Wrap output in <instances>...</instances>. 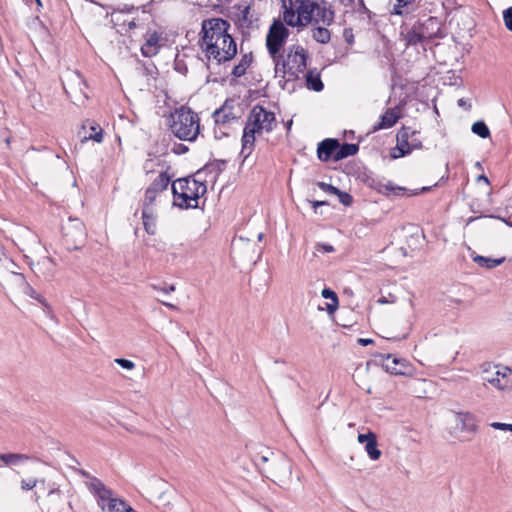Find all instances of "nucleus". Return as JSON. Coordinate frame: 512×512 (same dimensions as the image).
<instances>
[{"mask_svg":"<svg viewBox=\"0 0 512 512\" xmlns=\"http://www.w3.org/2000/svg\"><path fill=\"white\" fill-rule=\"evenodd\" d=\"M194 175L178 178L172 183L173 205L181 210L203 208L199 200L207 193L205 180H197Z\"/></svg>","mask_w":512,"mask_h":512,"instance_id":"1","label":"nucleus"},{"mask_svg":"<svg viewBox=\"0 0 512 512\" xmlns=\"http://www.w3.org/2000/svg\"><path fill=\"white\" fill-rule=\"evenodd\" d=\"M172 133L179 140L194 142L200 133V118L189 106L182 105L170 114Z\"/></svg>","mask_w":512,"mask_h":512,"instance_id":"2","label":"nucleus"},{"mask_svg":"<svg viewBox=\"0 0 512 512\" xmlns=\"http://www.w3.org/2000/svg\"><path fill=\"white\" fill-rule=\"evenodd\" d=\"M441 22L437 17L429 16L423 20L418 19L415 23L401 34L404 36L406 46H415L429 42L434 38L441 37Z\"/></svg>","mask_w":512,"mask_h":512,"instance_id":"3","label":"nucleus"},{"mask_svg":"<svg viewBox=\"0 0 512 512\" xmlns=\"http://www.w3.org/2000/svg\"><path fill=\"white\" fill-rule=\"evenodd\" d=\"M201 49L205 53L206 58L214 60L217 66L226 65L231 62L238 53L237 43L232 34L229 35V38L224 37L218 42L207 43Z\"/></svg>","mask_w":512,"mask_h":512,"instance_id":"4","label":"nucleus"},{"mask_svg":"<svg viewBox=\"0 0 512 512\" xmlns=\"http://www.w3.org/2000/svg\"><path fill=\"white\" fill-rule=\"evenodd\" d=\"M231 24L228 20L220 17H212L204 19L201 22V30L199 33V46L203 47L207 43L218 42L222 38H229V30Z\"/></svg>","mask_w":512,"mask_h":512,"instance_id":"5","label":"nucleus"},{"mask_svg":"<svg viewBox=\"0 0 512 512\" xmlns=\"http://www.w3.org/2000/svg\"><path fill=\"white\" fill-rule=\"evenodd\" d=\"M63 244L68 251L81 249L86 241L87 233L84 223L78 218H69L62 225Z\"/></svg>","mask_w":512,"mask_h":512,"instance_id":"6","label":"nucleus"},{"mask_svg":"<svg viewBox=\"0 0 512 512\" xmlns=\"http://www.w3.org/2000/svg\"><path fill=\"white\" fill-rule=\"evenodd\" d=\"M289 35V29L280 19L272 21L266 35V48L272 58H276L280 53Z\"/></svg>","mask_w":512,"mask_h":512,"instance_id":"7","label":"nucleus"},{"mask_svg":"<svg viewBox=\"0 0 512 512\" xmlns=\"http://www.w3.org/2000/svg\"><path fill=\"white\" fill-rule=\"evenodd\" d=\"M239 13L236 14V18H233L234 24L239 30L243 38L249 36V30H256L260 27L259 15L252 11L251 5H237Z\"/></svg>","mask_w":512,"mask_h":512,"instance_id":"8","label":"nucleus"},{"mask_svg":"<svg viewBox=\"0 0 512 512\" xmlns=\"http://www.w3.org/2000/svg\"><path fill=\"white\" fill-rule=\"evenodd\" d=\"M162 33L148 29L144 34V43L140 47L141 55L145 58L156 56L162 47Z\"/></svg>","mask_w":512,"mask_h":512,"instance_id":"9","label":"nucleus"},{"mask_svg":"<svg viewBox=\"0 0 512 512\" xmlns=\"http://www.w3.org/2000/svg\"><path fill=\"white\" fill-rule=\"evenodd\" d=\"M294 3L303 27L313 23L315 9H318V2L315 0H294Z\"/></svg>","mask_w":512,"mask_h":512,"instance_id":"10","label":"nucleus"},{"mask_svg":"<svg viewBox=\"0 0 512 512\" xmlns=\"http://www.w3.org/2000/svg\"><path fill=\"white\" fill-rule=\"evenodd\" d=\"M385 360H389L392 358V364L389 363L383 364V368L386 372L392 375H410L412 373V365L405 358H399L392 354H387L383 356Z\"/></svg>","mask_w":512,"mask_h":512,"instance_id":"11","label":"nucleus"},{"mask_svg":"<svg viewBox=\"0 0 512 512\" xmlns=\"http://www.w3.org/2000/svg\"><path fill=\"white\" fill-rule=\"evenodd\" d=\"M317 157L322 162H337V138H326L318 143Z\"/></svg>","mask_w":512,"mask_h":512,"instance_id":"12","label":"nucleus"},{"mask_svg":"<svg viewBox=\"0 0 512 512\" xmlns=\"http://www.w3.org/2000/svg\"><path fill=\"white\" fill-rule=\"evenodd\" d=\"M257 133L259 134L261 132L253 126H250V124H245L241 138L242 149L240 152V156H243V161L246 160L254 150L255 134Z\"/></svg>","mask_w":512,"mask_h":512,"instance_id":"13","label":"nucleus"},{"mask_svg":"<svg viewBox=\"0 0 512 512\" xmlns=\"http://www.w3.org/2000/svg\"><path fill=\"white\" fill-rule=\"evenodd\" d=\"M283 11V23L286 26L303 28L302 21L299 19L294 0H281Z\"/></svg>","mask_w":512,"mask_h":512,"instance_id":"14","label":"nucleus"},{"mask_svg":"<svg viewBox=\"0 0 512 512\" xmlns=\"http://www.w3.org/2000/svg\"><path fill=\"white\" fill-rule=\"evenodd\" d=\"M135 69L141 76L149 79L156 80L159 76V70L156 64L151 60H142L135 55Z\"/></svg>","mask_w":512,"mask_h":512,"instance_id":"15","label":"nucleus"},{"mask_svg":"<svg viewBox=\"0 0 512 512\" xmlns=\"http://www.w3.org/2000/svg\"><path fill=\"white\" fill-rule=\"evenodd\" d=\"M397 108H388L381 116L380 121L373 126L372 132L393 127L400 118Z\"/></svg>","mask_w":512,"mask_h":512,"instance_id":"16","label":"nucleus"},{"mask_svg":"<svg viewBox=\"0 0 512 512\" xmlns=\"http://www.w3.org/2000/svg\"><path fill=\"white\" fill-rule=\"evenodd\" d=\"M90 488L94 492L99 501H108L110 503L113 498V491L106 487L105 484L98 478L93 477L90 482Z\"/></svg>","mask_w":512,"mask_h":512,"instance_id":"17","label":"nucleus"},{"mask_svg":"<svg viewBox=\"0 0 512 512\" xmlns=\"http://www.w3.org/2000/svg\"><path fill=\"white\" fill-rule=\"evenodd\" d=\"M230 102L231 101L227 99L220 108L213 112L212 117L214 118L215 124H226L236 119V116L232 113L233 105H230Z\"/></svg>","mask_w":512,"mask_h":512,"instance_id":"18","label":"nucleus"},{"mask_svg":"<svg viewBox=\"0 0 512 512\" xmlns=\"http://www.w3.org/2000/svg\"><path fill=\"white\" fill-rule=\"evenodd\" d=\"M293 55V62L297 63V71L304 72L307 67L308 52L299 45H293L290 47V51L287 55L288 59Z\"/></svg>","mask_w":512,"mask_h":512,"instance_id":"19","label":"nucleus"},{"mask_svg":"<svg viewBox=\"0 0 512 512\" xmlns=\"http://www.w3.org/2000/svg\"><path fill=\"white\" fill-rule=\"evenodd\" d=\"M66 501L60 489H51L48 492L47 512H61L64 509Z\"/></svg>","mask_w":512,"mask_h":512,"instance_id":"20","label":"nucleus"},{"mask_svg":"<svg viewBox=\"0 0 512 512\" xmlns=\"http://www.w3.org/2000/svg\"><path fill=\"white\" fill-rule=\"evenodd\" d=\"M316 16H314L313 23L318 24L322 22L325 26H330L335 20V11L329 6H320L318 3V9H315Z\"/></svg>","mask_w":512,"mask_h":512,"instance_id":"21","label":"nucleus"},{"mask_svg":"<svg viewBox=\"0 0 512 512\" xmlns=\"http://www.w3.org/2000/svg\"><path fill=\"white\" fill-rule=\"evenodd\" d=\"M253 61L254 55L252 51L242 54L239 63L232 68L231 75L233 76V80L244 76Z\"/></svg>","mask_w":512,"mask_h":512,"instance_id":"22","label":"nucleus"},{"mask_svg":"<svg viewBox=\"0 0 512 512\" xmlns=\"http://www.w3.org/2000/svg\"><path fill=\"white\" fill-rule=\"evenodd\" d=\"M457 421L460 423L461 431L475 433L478 429L477 420L470 412H458Z\"/></svg>","mask_w":512,"mask_h":512,"instance_id":"23","label":"nucleus"},{"mask_svg":"<svg viewBox=\"0 0 512 512\" xmlns=\"http://www.w3.org/2000/svg\"><path fill=\"white\" fill-rule=\"evenodd\" d=\"M305 85L307 89L320 92L324 89L321 75L316 69H310L305 74Z\"/></svg>","mask_w":512,"mask_h":512,"instance_id":"24","label":"nucleus"},{"mask_svg":"<svg viewBox=\"0 0 512 512\" xmlns=\"http://www.w3.org/2000/svg\"><path fill=\"white\" fill-rule=\"evenodd\" d=\"M359 151V144L357 143H341L339 139H337V162L343 160L349 156H353L357 154Z\"/></svg>","mask_w":512,"mask_h":512,"instance_id":"25","label":"nucleus"},{"mask_svg":"<svg viewBox=\"0 0 512 512\" xmlns=\"http://www.w3.org/2000/svg\"><path fill=\"white\" fill-rule=\"evenodd\" d=\"M143 228L149 235H155L157 230V215L154 210L142 211Z\"/></svg>","mask_w":512,"mask_h":512,"instance_id":"26","label":"nucleus"},{"mask_svg":"<svg viewBox=\"0 0 512 512\" xmlns=\"http://www.w3.org/2000/svg\"><path fill=\"white\" fill-rule=\"evenodd\" d=\"M263 112H264V107L262 105H260V104L255 105L251 109L246 123L250 124V126H253L257 130L262 132L264 130V126H263V123L261 120L262 118L260 116V113H263Z\"/></svg>","mask_w":512,"mask_h":512,"instance_id":"27","label":"nucleus"},{"mask_svg":"<svg viewBox=\"0 0 512 512\" xmlns=\"http://www.w3.org/2000/svg\"><path fill=\"white\" fill-rule=\"evenodd\" d=\"M171 181V177L167 174L166 171L161 172L157 178H155L152 183L147 187L153 192L159 194L165 191Z\"/></svg>","mask_w":512,"mask_h":512,"instance_id":"28","label":"nucleus"},{"mask_svg":"<svg viewBox=\"0 0 512 512\" xmlns=\"http://www.w3.org/2000/svg\"><path fill=\"white\" fill-rule=\"evenodd\" d=\"M506 258H491L486 257L482 255H476L473 257V261L477 263L480 267L486 268V269H493L497 266H500L505 262Z\"/></svg>","mask_w":512,"mask_h":512,"instance_id":"29","label":"nucleus"},{"mask_svg":"<svg viewBox=\"0 0 512 512\" xmlns=\"http://www.w3.org/2000/svg\"><path fill=\"white\" fill-rule=\"evenodd\" d=\"M227 160L224 159H214L206 163L202 168L198 169L195 172V175H200L204 171L212 172L216 171V176L220 175L226 168Z\"/></svg>","mask_w":512,"mask_h":512,"instance_id":"30","label":"nucleus"},{"mask_svg":"<svg viewBox=\"0 0 512 512\" xmlns=\"http://www.w3.org/2000/svg\"><path fill=\"white\" fill-rule=\"evenodd\" d=\"M484 380L499 390H504L509 386L507 374L501 373L500 371H496L492 377H485Z\"/></svg>","mask_w":512,"mask_h":512,"instance_id":"31","label":"nucleus"},{"mask_svg":"<svg viewBox=\"0 0 512 512\" xmlns=\"http://www.w3.org/2000/svg\"><path fill=\"white\" fill-rule=\"evenodd\" d=\"M411 154V147L409 141L397 140L396 146L391 150V159H398Z\"/></svg>","mask_w":512,"mask_h":512,"instance_id":"32","label":"nucleus"},{"mask_svg":"<svg viewBox=\"0 0 512 512\" xmlns=\"http://www.w3.org/2000/svg\"><path fill=\"white\" fill-rule=\"evenodd\" d=\"M362 181L366 186L377 191L378 193H386V191H384L386 184H383L381 180L375 177L372 173H364Z\"/></svg>","mask_w":512,"mask_h":512,"instance_id":"33","label":"nucleus"},{"mask_svg":"<svg viewBox=\"0 0 512 512\" xmlns=\"http://www.w3.org/2000/svg\"><path fill=\"white\" fill-rule=\"evenodd\" d=\"M312 38L320 44H327L331 40V32L324 26H314L312 28Z\"/></svg>","mask_w":512,"mask_h":512,"instance_id":"34","label":"nucleus"},{"mask_svg":"<svg viewBox=\"0 0 512 512\" xmlns=\"http://www.w3.org/2000/svg\"><path fill=\"white\" fill-rule=\"evenodd\" d=\"M273 60L275 63V75L284 78L291 67L289 61L280 53Z\"/></svg>","mask_w":512,"mask_h":512,"instance_id":"35","label":"nucleus"},{"mask_svg":"<svg viewBox=\"0 0 512 512\" xmlns=\"http://www.w3.org/2000/svg\"><path fill=\"white\" fill-rule=\"evenodd\" d=\"M87 122L89 124L91 133L88 136H85L83 141L93 140L96 143H101L103 141V129L95 121L88 120Z\"/></svg>","mask_w":512,"mask_h":512,"instance_id":"36","label":"nucleus"},{"mask_svg":"<svg viewBox=\"0 0 512 512\" xmlns=\"http://www.w3.org/2000/svg\"><path fill=\"white\" fill-rule=\"evenodd\" d=\"M109 512H134V509L128 505L124 500L114 498L108 503Z\"/></svg>","mask_w":512,"mask_h":512,"instance_id":"37","label":"nucleus"},{"mask_svg":"<svg viewBox=\"0 0 512 512\" xmlns=\"http://www.w3.org/2000/svg\"><path fill=\"white\" fill-rule=\"evenodd\" d=\"M414 1L415 0H396L392 14L398 16H406L410 14V6L414 3Z\"/></svg>","mask_w":512,"mask_h":512,"instance_id":"38","label":"nucleus"},{"mask_svg":"<svg viewBox=\"0 0 512 512\" xmlns=\"http://www.w3.org/2000/svg\"><path fill=\"white\" fill-rule=\"evenodd\" d=\"M0 455L1 461L6 465H16L19 462H23L30 459L28 455L20 453H4Z\"/></svg>","mask_w":512,"mask_h":512,"instance_id":"39","label":"nucleus"},{"mask_svg":"<svg viewBox=\"0 0 512 512\" xmlns=\"http://www.w3.org/2000/svg\"><path fill=\"white\" fill-rule=\"evenodd\" d=\"M261 120L264 126V130L266 132H271L276 127V117L275 114L271 111L266 110L264 107V112L260 113Z\"/></svg>","mask_w":512,"mask_h":512,"instance_id":"40","label":"nucleus"},{"mask_svg":"<svg viewBox=\"0 0 512 512\" xmlns=\"http://www.w3.org/2000/svg\"><path fill=\"white\" fill-rule=\"evenodd\" d=\"M17 275L21 277L23 280V293L29 296L30 298L38 301L40 304L44 302L45 298L25 280L24 275L22 273H18Z\"/></svg>","mask_w":512,"mask_h":512,"instance_id":"41","label":"nucleus"},{"mask_svg":"<svg viewBox=\"0 0 512 512\" xmlns=\"http://www.w3.org/2000/svg\"><path fill=\"white\" fill-rule=\"evenodd\" d=\"M471 131L482 139L489 138L491 135L489 127L483 120L474 122Z\"/></svg>","mask_w":512,"mask_h":512,"instance_id":"42","label":"nucleus"},{"mask_svg":"<svg viewBox=\"0 0 512 512\" xmlns=\"http://www.w3.org/2000/svg\"><path fill=\"white\" fill-rule=\"evenodd\" d=\"M365 450L372 460H378L381 457V451L378 449L377 436L372 437L365 445Z\"/></svg>","mask_w":512,"mask_h":512,"instance_id":"43","label":"nucleus"},{"mask_svg":"<svg viewBox=\"0 0 512 512\" xmlns=\"http://www.w3.org/2000/svg\"><path fill=\"white\" fill-rule=\"evenodd\" d=\"M157 193L153 192L149 188L145 190L144 199L142 202V211L154 210V204L156 201Z\"/></svg>","mask_w":512,"mask_h":512,"instance_id":"44","label":"nucleus"},{"mask_svg":"<svg viewBox=\"0 0 512 512\" xmlns=\"http://www.w3.org/2000/svg\"><path fill=\"white\" fill-rule=\"evenodd\" d=\"M384 191H386V193H383V195H386V196H388L390 193L394 194L395 196H403L406 192V188L401 187V186H395V185H393L392 182L389 181L385 185Z\"/></svg>","mask_w":512,"mask_h":512,"instance_id":"45","label":"nucleus"},{"mask_svg":"<svg viewBox=\"0 0 512 512\" xmlns=\"http://www.w3.org/2000/svg\"><path fill=\"white\" fill-rule=\"evenodd\" d=\"M418 133L416 130H411L410 127L403 126L397 133V140L409 141V139Z\"/></svg>","mask_w":512,"mask_h":512,"instance_id":"46","label":"nucleus"},{"mask_svg":"<svg viewBox=\"0 0 512 512\" xmlns=\"http://www.w3.org/2000/svg\"><path fill=\"white\" fill-rule=\"evenodd\" d=\"M335 195L338 197L339 202L344 206L349 207L352 205L353 197L348 192L339 189V192H336Z\"/></svg>","mask_w":512,"mask_h":512,"instance_id":"47","label":"nucleus"},{"mask_svg":"<svg viewBox=\"0 0 512 512\" xmlns=\"http://www.w3.org/2000/svg\"><path fill=\"white\" fill-rule=\"evenodd\" d=\"M173 68L176 72L186 76L188 73V67L184 60L179 59L178 55H176V58L174 60Z\"/></svg>","mask_w":512,"mask_h":512,"instance_id":"48","label":"nucleus"},{"mask_svg":"<svg viewBox=\"0 0 512 512\" xmlns=\"http://www.w3.org/2000/svg\"><path fill=\"white\" fill-rule=\"evenodd\" d=\"M503 21L506 29L512 32V6L503 11Z\"/></svg>","mask_w":512,"mask_h":512,"instance_id":"49","label":"nucleus"},{"mask_svg":"<svg viewBox=\"0 0 512 512\" xmlns=\"http://www.w3.org/2000/svg\"><path fill=\"white\" fill-rule=\"evenodd\" d=\"M152 288L154 290H157V291H161L165 294H170L171 292H174L175 291V285L174 284H163V285H160V284H153L152 285Z\"/></svg>","mask_w":512,"mask_h":512,"instance_id":"50","label":"nucleus"},{"mask_svg":"<svg viewBox=\"0 0 512 512\" xmlns=\"http://www.w3.org/2000/svg\"><path fill=\"white\" fill-rule=\"evenodd\" d=\"M301 72H298L297 71V68H294V67H290L289 68V71H287L286 73V79L289 80L292 84H295V82L299 81L300 80V75Z\"/></svg>","mask_w":512,"mask_h":512,"instance_id":"51","label":"nucleus"},{"mask_svg":"<svg viewBox=\"0 0 512 512\" xmlns=\"http://www.w3.org/2000/svg\"><path fill=\"white\" fill-rule=\"evenodd\" d=\"M317 185L322 191L329 193V194L335 195L336 192H339V188L336 186H333L332 184H328L325 182H318Z\"/></svg>","mask_w":512,"mask_h":512,"instance_id":"52","label":"nucleus"},{"mask_svg":"<svg viewBox=\"0 0 512 512\" xmlns=\"http://www.w3.org/2000/svg\"><path fill=\"white\" fill-rule=\"evenodd\" d=\"M115 362L123 369L132 370L135 367V363L126 358H116Z\"/></svg>","mask_w":512,"mask_h":512,"instance_id":"53","label":"nucleus"},{"mask_svg":"<svg viewBox=\"0 0 512 512\" xmlns=\"http://www.w3.org/2000/svg\"><path fill=\"white\" fill-rule=\"evenodd\" d=\"M321 295L325 299H329L331 301H339L337 293L328 287H325L322 290Z\"/></svg>","mask_w":512,"mask_h":512,"instance_id":"54","label":"nucleus"},{"mask_svg":"<svg viewBox=\"0 0 512 512\" xmlns=\"http://www.w3.org/2000/svg\"><path fill=\"white\" fill-rule=\"evenodd\" d=\"M138 9L139 7H136L134 5L120 4L114 9V12L131 13L132 11H136Z\"/></svg>","mask_w":512,"mask_h":512,"instance_id":"55","label":"nucleus"},{"mask_svg":"<svg viewBox=\"0 0 512 512\" xmlns=\"http://www.w3.org/2000/svg\"><path fill=\"white\" fill-rule=\"evenodd\" d=\"M343 37L348 45L354 44V33L351 27H346L343 30Z\"/></svg>","mask_w":512,"mask_h":512,"instance_id":"56","label":"nucleus"},{"mask_svg":"<svg viewBox=\"0 0 512 512\" xmlns=\"http://www.w3.org/2000/svg\"><path fill=\"white\" fill-rule=\"evenodd\" d=\"M279 84L283 90H287L289 93H293L296 90V85L287 80L286 76L279 81Z\"/></svg>","mask_w":512,"mask_h":512,"instance_id":"57","label":"nucleus"},{"mask_svg":"<svg viewBox=\"0 0 512 512\" xmlns=\"http://www.w3.org/2000/svg\"><path fill=\"white\" fill-rule=\"evenodd\" d=\"M316 251L322 253H332L335 251V248L328 243H317L315 246Z\"/></svg>","mask_w":512,"mask_h":512,"instance_id":"58","label":"nucleus"},{"mask_svg":"<svg viewBox=\"0 0 512 512\" xmlns=\"http://www.w3.org/2000/svg\"><path fill=\"white\" fill-rule=\"evenodd\" d=\"M41 306H42V310L44 312V314L52 319V320H55L56 317L54 315V312H53V309L51 307V305L47 302V300L45 299L44 302L41 303Z\"/></svg>","mask_w":512,"mask_h":512,"instance_id":"59","label":"nucleus"},{"mask_svg":"<svg viewBox=\"0 0 512 512\" xmlns=\"http://www.w3.org/2000/svg\"><path fill=\"white\" fill-rule=\"evenodd\" d=\"M490 425H491V427H493L494 429H497V430L512 432V424H509V423L493 422Z\"/></svg>","mask_w":512,"mask_h":512,"instance_id":"60","label":"nucleus"},{"mask_svg":"<svg viewBox=\"0 0 512 512\" xmlns=\"http://www.w3.org/2000/svg\"><path fill=\"white\" fill-rule=\"evenodd\" d=\"M188 151H189L188 146H186L182 143H176L172 148V152L176 155H182V154L187 153Z\"/></svg>","mask_w":512,"mask_h":512,"instance_id":"61","label":"nucleus"},{"mask_svg":"<svg viewBox=\"0 0 512 512\" xmlns=\"http://www.w3.org/2000/svg\"><path fill=\"white\" fill-rule=\"evenodd\" d=\"M376 434L369 431L367 433H359L358 434V442L361 443V444H367V442L370 441V439H372V437H375Z\"/></svg>","mask_w":512,"mask_h":512,"instance_id":"62","label":"nucleus"},{"mask_svg":"<svg viewBox=\"0 0 512 512\" xmlns=\"http://www.w3.org/2000/svg\"><path fill=\"white\" fill-rule=\"evenodd\" d=\"M376 434L369 431L367 433H359L358 434V442L361 443V444H367V442L370 441V439H372V437H375Z\"/></svg>","mask_w":512,"mask_h":512,"instance_id":"63","label":"nucleus"},{"mask_svg":"<svg viewBox=\"0 0 512 512\" xmlns=\"http://www.w3.org/2000/svg\"><path fill=\"white\" fill-rule=\"evenodd\" d=\"M37 479H29L21 481V488L25 491L33 489L37 485Z\"/></svg>","mask_w":512,"mask_h":512,"instance_id":"64","label":"nucleus"}]
</instances>
